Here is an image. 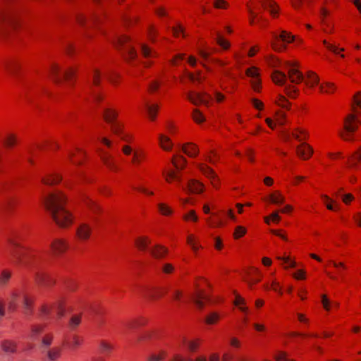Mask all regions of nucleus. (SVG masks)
<instances>
[{
	"mask_svg": "<svg viewBox=\"0 0 361 361\" xmlns=\"http://www.w3.org/2000/svg\"><path fill=\"white\" fill-rule=\"evenodd\" d=\"M273 103L279 109H271L264 118V123L269 129L274 130L278 126L285 125L287 119L286 111L290 109L291 103L281 94L276 95Z\"/></svg>",
	"mask_w": 361,
	"mask_h": 361,
	"instance_id": "obj_1",
	"label": "nucleus"
},
{
	"mask_svg": "<svg viewBox=\"0 0 361 361\" xmlns=\"http://www.w3.org/2000/svg\"><path fill=\"white\" fill-rule=\"evenodd\" d=\"M246 7L251 25L257 23L260 8L267 11L274 18H278L280 14V7L275 0H251L247 4Z\"/></svg>",
	"mask_w": 361,
	"mask_h": 361,
	"instance_id": "obj_2",
	"label": "nucleus"
},
{
	"mask_svg": "<svg viewBox=\"0 0 361 361\" xmlns=\"http://www.w3.org/2000/svg\"><path fill=\"white\" fill-rule=\"evenodd\" d=\"M210 282L205 278H200L195 285V290L192 295V300L199 308H203L207 304L212 303L209 288Z\"/></svg>",
	"mask_w": 361,
	"mask_h": 361,
	"instance_id": "obj_3",
	"label": "nucleus"
},
{
	"mask_svg": "<svg viewBox=\"0 0 361 361\" xmlns=\"http://www.w3.org/2000/svg\"><path fill=\"white\" fill-rule=\"evenodd\" d=\"M68 196L61 190H55L47 193L43 198V204L45 209L51 213L66 207Z\"/></svg>",
	"mask_w": 361,
	"mask_h": 361,
	"instance_id": "obj_4",
	"label": "nucleus"
},
{
	"mask_svg": "<svg viewBox=\"0 0 361 361\" xmlns=\"http://www.w3.org/2000/svg\"><path fill=\"white\" fill-rule=\"evenodd\" d=\"M192 164L209 180L211 187L214 190H218L220 189L221 186V180L214 169L204 161H193Z\"/></svg>",
	"mask_w": 361,
	"mask_h": 361,
	"instance_id": "obj_5",
	"label": "nucleus"
},
{
	"mask_svg": "<svg viewBox=\"0 0 361 361\" xmlns=\"http://www.w3.org/2000/svg\"><path fill=\"white\" fill-rule=\"evenodd\" d=\"M22 290H15L0 299V315L16 310L21 302Z\"/></svg>",
	"mask_w": 361,
	"mask_h": 361,
	"instance_id": "obj_6",
	"label": "nucleus"
},
{
	"mask_svg": "<svg viewBox=\"0 0 361 361\" xmlns=\"http://www.w3.org/2000/svg\"><path fill=\"white\" fill-rule=\"evenodd\" d=\"M50 215L56 225L63 229L71 228L75 223L74 214L66 207L58 209Z\"/></svg>",
	"mask_w": 361,
	"mask_h": 361,
	"instance_id": "obj_7",
	"label": "nucleus"
},
{
	"mask_svg": "<svg viewBox=\"0 0 361 361\" xmlns=\"http://www.w3.org/2000/svg\"><path fill=\"white\" fill-rule=\"evenodd\" d=\"M246 77L255 92L259 93L262 89V70L256 65L247 67L245 71Z\"/></svg>",
	"mask_w": 361,
	"mask_h": 361,
	"instance_id": "obj_8",
	"label": "nucleus"
},
{
	"mask_svg": "<svg viewBox=\"0 0 361 361\" xmlns=\"http://www.w3.org/2000/svg\"><path fill=\"white\" fill-rule=\"evenodd\" d=\"M359 116L353 112L345 116L343 123L345 132L341 135L343 140H350L351 139V134L358 129Z\"/></svg>",
	"mask_w": 361,
	"mask_h": 361,
	"instance_id": "obj_9",
	"label": "nucleus"
},
{
	"mask_svg": "<svg viewBox=\"0 0 361 361\" xmlns=\"http://www.w3.org/2000/svg\"><path fill=\"white\" fill-rule=\"evenodd\" d=\"M281 40L285 44L294 42L295 36L286 30H282L279 36L275 35L271 42L272 49L277 52H281L286 49V45H281L279 40Z\"/></svg>",
	"mask_w": 361,
	"mask_h": 361,
	"instance_id": "obj_10",
	"label": "nucleus"
},
{
	"mask_svg": "<svg viewBox=\"0 0 361 361\" xmlns=\"http://www.w3.org/2000/svg\"><path fill=\"white\" fill-rule=\"evenodd\" d=\"M114 45L119 49L120 47L126 44H129L126 47V59L128 61H133L136 59L137 54L134 46L131 44V39L129 36L123 35L118 37V39L112 42Z\"/></svg>",
	"mask_w": 361,
	"mask_h": 361,
	"instance_id": "obj_11",
	"label": "nucleus"
},
{
	"mask_svg": "<svg viewBox=\"0 0 361 361\" xmlns=\"http://www.w3.org/2000/svg\"><path fill=\"white\" fill-rule=\"evenodd\" d=\"M288 68L287 77L292 83L299 84L303 81L304 75L299 70V63L297 61L288 60L285 62Z\"/></svg>",
	"mask_w": 361,
	"mask_h": 361,
	"instance_id": "obj_12",
	"label": "nucleus"
},
{
	"mask_svg": "<svg viewBox=\"0 0 361 361\" xmlns=\"http://www.w3.org/2000/svg\"><path fill=\"white\" fill-rule=\"evenodd\" d=\"M188 100L195 105H204L209 106L212 102V97L207 92L191 91L188 94Z\"/></svg>",
	"mask_w": 361,
	"mask_h": 361,
	"instance_id": "obj_13",
	"label": "nucleus"
},
{
	"mask_svg": "<svg viewBox=\"0 0 361 361\" xmlns=\"http://www.w3.org/2000/svg\"><path fill=\"white\" fill-rule=\"evenodd\" d=\"M157 144L159 147L166 152H172L175 146L171 137L164 132L157 135Z\"/></svg>",
	"mask_w": 361,
	"mask_h": 361,
	"instance_id": "obj_14",
	"label": "nucleus"
},
{
	"mask_svg": "<svg viewBox=\"0 0 361 361\" xmlns=\"http://www.w3.org/2000/svg\"><path fill=\"white\" fill-rule=\"evenodd\" d=\"M50 247L51 252L55 255H61L68 250L69 245L66 238H56L51 243Z\"/></svg>",
	"mask_w": 361,
	"mask_h": 361,
	"instance_id": "obj_15",
	"label": "nucleus"
},
{
	"mask_svg": "<svg viewBox=\"0 0 361 361\" xmlns=\"http://www.w3.org/2000/svg\"><path fill=\"white\" fill-rule=\"evenodd\" d=\"M187 190L190 193L200 195L204 192L206 190L205 184L199 179L190 178L187 181Z\"/></svg>",
	"mask_w": 361,
	"mask_h": 361,
	"instance_id": "obj_16",
	"label": "nucleus"
},
{
	"mask_svg": "<svg viewBox=\"0 0 361 361\" xmlns=\"http://www.w3.org/2000/svg\"><path fill=\"white\" fill-rule=\"evenodd\" d=\"M181 151L184 154L191 159H196L200 154L197 144L193 142H186L181 145Z\"/></svg>",
	"mask_w": 361,
	"mask_h": 361,
	"instance_id": "obj_17",
	"label": "nucleus"
},
{
	"mask_svg": "<svg viewBox=\"0 0 361 361\" xmlns=\"http://www.w3.org/2000/svg\"><path fill=\"white\" fill-rule=\"evenodd\" d=\"M262 200L268 204L279 205L284 203L286 197L281 191L274 190L267 194Z\"/></svg>",
	"mask_w": 361,
	"mask_h": 361,
	"instance_id": "obj_18",
	"label": "nucleus"
},
{
	"mask_svg": "<svg viewBox=\"0 0 361 361\" xmlns=\"http://www.w3.org/2000/svg\"><path fill=\"white\" fill-rule=\"evenodd\" d=\"M92 234V227L87 223L80 224L75 231V235L80 241L88 240Z\"/></svg>",
	"mask_w": 361,
	"mask_h": 361,
	"instance_id": "obj_19",
	"label": "nucleus"
},
{
	"mask_svg": "<svg viewBox=\"0 0 361 361\" xmlns=\"http://www.w3.org/2000/svg\"><path fill=\"white\" fill-rule=\"evenodd\" d=\"M314 153L312 147L308 143L303 142L296 147L297 156L302 160H308Z\"/></svg>",
	"mask_w": 361,
	"mask_h": 361,
	"instance_id": "obj_20",
	"label": "nucleus"
},
{
	"mask_svg": "<svg viewBox=\"0 0 361 361\" xmlns=\"http://www.w3.org/2000/svg\"><path fill=\"white\" fill-rule=\"evenodd\" d=\"M220 356L217 353H211L208 357L204 355H200L188 361H219ZM171 361H186L184 356L181 355H175Z\"/></svg>",
	"mask_w": 361,
	"mask_h": 361,
	"instance_id": "obj_21",
	"label": "nucleus"
},
{
	"mask_svg": "<svg viewBox=\"0 0 361 361\" xmlns=\"http://www.w3.org/2000/svg\"><path fill=\"white\" fill-rule=\"evenodd\" d=\"M250 104L252 108L257 111L255 118L257 119H264L267 115V114L266 115L264 114L266 107L265 103L259 98L252 97L250 99Z\"/></svg>",
	"mask_w": 361,
	"mask_h": 361,
	"instance_id": "obj_22",
	"label": "nucleus"
},
{
	"mask_svg": "<svg viewBox=\"0 0 361 361\" xmlns=\"http://www.w3.org/2000/svg\"><path fill=\"white\" fill-rule=\"evenodd\" d=\"M304 85L307 89H313L319 85V78L317 74L313 71H307L303 78Z\"/></svg>",
	"mask_w": 361,
	"mask_h": 361,
	"instance_id": "obj_23",
	"label": "nucleus"
},
{
	"mask_svg": "<svg viewBox=\"0 0 361 361\" xmlns=\"http://www.w3.org/2000/svg\"><path fill=\"white\" fill-rule=\"evenodd\" d=\"M276 259L282 262L281 266L286 270L295 269L297 267L296 259L290 254L284 253L283 255H279Z\"/></svg>",
	"mask_w": 361,
	"mask_h": 361,
	"instance_id": "obj_24",
	"label": "nucleus"
},
{
	"mask_svg": "<svg viewBox=\"0 0 361 361\" xmlns=\"http://www.w3.org/2000/svg\"><path fill=\"white\" fill-rule=\"evenodd\" d=\"M263 275L262 271L258 268L253 267L250 269L249 277L247 280V283L250 288L259 283L262 279Z\"/></svg>",
	"mask_w": 361,
	"mask_h": 361,
	"instance_id": "obj_25",
	"label": "nucleus"
},
{
	"mask_svg": "<svg viewBox=\"0 0 361 361\" xmlns=\"http://www.w3.org/2000/svg\"><path fill=\"white\" fill-rule=\"evenodd\" d=\"M61 66L58 63H52L49 68V75L56 83H60L62 80Z\"/></svg>",
	"mask_w": 361,
	"mask_h": 361,
	"instance_id": "obj_26",
	"label": "nucleus"
},
{
	"mask_svg": "<svg viewBox=\"0 0 361 361\" xmlns=\"http://www.w3.org/2000/svg\"><path fill=\"white\" fill-rule=\"evenodd\" d=\"M265 61L268 65L269 67H270L271 68H272L273 70H276V69H280L281 68H283V66L286 67V63L285 62L286 61H283L281 59H280L279 57L274 55V54H270V55H268L265 57Z\"/></svg>",
	"mask_w": 361,
	"mask_h": 361,
	"instance_id": "obj_27",
	"label": "nucleus"
},
{
	"mask_svg": "<svg viewBox=\"0 0 361 361\" xmlns=\"http://www.w3.org/2000/svg\"><path fill=\"white\" fill-rule=\"evenodd\" d=\"M171 163L176 170L180 171L187 166L188 160L183 155L176 154L171 157Z\"/></svg>",
	"mask_w": 361,
	"mask_h": 361,
	"instance_id": "obj_28",
	"label": "nucleus"
},
{
	"mask_svg": "<svg viewBox=\"0 0 361 361\" xmlns=\"http://www.w3.org/2000/svg\"><path fill=\"white\" fill-rule=\"evenodd\" d=\"M287 78V75L280 69L273 70L271 73V81L278 86L284 85Z\"/></svg>",
	"mask_w": 361,
	"mask_h": 361,
	"instance_id": "obj_29",
	"label": "nucleus"
},
{
	"mask_svg": "<svg viewBox=\"0 0 361 361\" xmlns=\"http://www.w3.org/2000/svg\"><path fill=\"white\" fill-rule=\"evenodd\" d=\"M62 180V175L55 172L44 176L42 179V182L46 185H56L59 184Z\"/></svg>",
	"mask_w": 361,
	"mask_h": 361,
	"instance_id": "obj_30",
	"label": "nucleus"
},
{
	"mask_svg": "<svg viewBox=\"0 0 361 361\" xmlns=\"http://www.w3.org/2000/svg\"><path fill=\"white\" fill-rule=\"evenodd\" d=\"M102 116L107 123H114L118 116V111L115 108L106 107L103 110Z\"/></svg>",
	"mask_w": 361,
	"mask_h": 361,
	"instance_id": "obj_31",
	"label": "nucleus"
},
{
	"mask_svg": "<svg viewBox=\"0 0 361 361\" xmlns=\"http://www.w3.org/2000/svg\"><path fill=\"white\" fill-rule=\"evenodd\" d=\"M169 253V249L161 244H156L150 249V254L156 259L165 257Z\"/></svg>",
	"mask_w": 361,
	"mask_h": 361,
	"instance_id": "obj_32",
	"label": "nucleus"
},
{
	"mask_svg": "<svg viewBox=\"0 0 361 361\" xmlns=\"http://www.w3.org/2000/svg\"><path fill=\"white\" fill-rule=\"evenodd\" d=\"M290 137L295 139L298 142H304L309 137L308 131L301 127L295 128L292 130L290 133Z\"/></svg>",
	"mask_w": 361,
	"mask_h": 361,
	"instance_id": "obj_33",
	"label": "nucleus"
},
{
	"mask_svg": "<svg viewBox=\"0 0 361 361\" xmlns=\"http://www.w3.org/2000/svg\"><path fill=\"white\" fill-rule=\"evenodd\" d=\"M186 243L195 253H197L202 248L198 237L194 233H188L187 235Z\"/></svg>",
	"mask_w": 361,
	"mask_h": 361,
	"instance_id": "obj_34",
	"label": "nucleus"
},
{
	"mask_svg": "<svg viewBox=\"0 0 361 361\" xmlns=\"http://www.w3.org/2000/svg\"><path fill=\"white\" fill-rule=\"evenodd\" d=\"M158 213L164 216L170 217L174 214L173 208L167 202H160L157 204Z\"/></svg>",
	"mask_w": 361,
	"mask_h": 361,
	"instance_id": "obj_35",
	"label": "nucleus"
},
{
	"mask_svg": "<svg viewBox=\"0 0 361 361\" xmlns=\"http://www.w3.org/2000/svg\"><path fill=\"white\" fill-rule=\"evenodd\" d=\"M320 198L322 202L325 205L328 210L332 212H338L339 210V206L337 202L329 195L326 194H321Z\"/></svg>",
	"mask_w": 361,
	"mask_h": 361,
	"instance_id": "obj_36",
	"label": "nucleus"
},
{
	"mask_svg": "<svg viewBox=\"0 0 361 361\" xmlns=\"http://www.w3.org/2000/svg\"><path fill=\"white\" fill-rule=\"evenodd\" d=\"M235 299L233 300V305L238 308V310L243 313L247 314L249 311V308L247 306L245 299L240 294L234 291L233 293Z\"/></svg>",
	"mask_w": 361,
	"mask_h": 361,
	"instance_id": "obj_37",
	"label": "nucleus"
},
{
	"mask_svg": "<svg viewBox=\"0 0 361 361\" xmlns=\"http://www.w3.org/2000/svg\"><path fill=\"white\" fill-rule=\"evenodd\" d=\"M163 177L165 181L169 184H171L174 181L180 180V176L178 174V171L176 169L165 170L163 172Z\"/></svg>",
	"mask_w": 361,
	"mask_h": 361,
	"instance_id": "obj_38",
	"label": "nucleus"
},
{
	"mask_svg": "<svg viewBox=\"0 0 361 361\" xmlns=\"http://www.w3.org/2000/svg\"><path fill=\"white\" fill-rule=\"evenodd\" d=\"M213 49L209 47L206 43L201 42L198 44L197 51L198 54L204 60H207L213 52Z\"/></svg>",
	"mask_w": 361,
	"mask_h": 361,
	"instance_id": "obj_39",
	"label": "nucleus"
},
{
	"mask_svg": "<svg viewBox=\"0 0 361 361\" xmlns=\"http://www.w3.org/2000/svg\"><path fill=\"white\" fill-rule=\"evenodd\" d=\"M182 219L185 223H197L199 221V215L197 212L190 209L184 212L182 215Z\"/></svg>",
	"mask_w": 361,
	"mask_h": 361,
	"instance_id": "obj_40",
	"label": "nucleus"
},
{
	"mask_svg": "<svg viewBox=\"0 0 361 361\" xmlns=\"http://www.w3.org/2000/svg\"><path fill=\"white\" fill-rule=\"evenodd\" d=\"M221 318V314L217 311H212L207 314L204 322L208 325L217 324Z\"/></svg>",
	"mask_w": 361,
	"mask_h": 361,
	"instance_id": "obj_41",
	"label": "nucleus"
},
{
	"mask_svg": "<svg viewBox=\"0 0 361 361\" xmlns=\"http://www.w3.org/2000/svg\"><path fill=\"white\" fill-rule=\"evenodd\" d=\"M195 161H204L207 164H216L218 161V156L217 154L211 150L206 154H204L200 159H196Z\"/></svg>",
	"mask_w": 361,
	"mask_h": 361,
	"instance_id": "obj_42",
	"label": "nucleus"
},
{
	"mask_svg": "<svg viewBox=\"0 0 361 361\" xmlns=\"http://www.w3.org/2000/svg\"><path fill=\"white\" fill-rule=\"evenodd\" d=\"M150 243V238L146 235L138 236L135 240L136 247L141 251L146 250Z\"/></svg>",
	"mask_w": 361,
	"mask_h": 361,
	"instance_id": "obj_43",
	"label": "nucleus"
},
{
	"mask_svg": "<svg viewBox=\"0 0 361 361\" xmlns=\"http://www.w3.org/2000/svg\"><path fill=\"white\" fill-rule=\"evenodd\" d=\"M61 355V348L60 347H53L49 349L46 353V361H56Z\"/></svg>",
	"mask_w": 361,
	"mask_h": 361,
	"instance_id": "obj_44",
	"label": "nucleus"
},
{
	"mask_svg": "<svg viewBox=\"0 0 361 361\" xmlns=\"http://www.w3.org/2000/svg\"><path fill=\"white\" fill-rule=\"evenodd\" d=\"M351 108L353 112L361 115V92H357L353 95Z\"/></svg>",
	"mask_w": 361,
	"mask_h": 361,
	"instance_id": "obj_45",
	"label": "nucleus"
},
{
	"mask_svg": "<svg viewBox=\"0 0 361 361\" xmlns=\"http://www.w3.org/2000/svg\"><path fill=\"white\" fill-rule=\"evenodd\" d=\"M319 90L322 94H333L336 91V87L330 81H324L319 83Z\"/></svg>",
	"mask_w": 361,
	"mask_h": 361,
	"instance_id": "obj_46",
	"label": "nucleus"
},
{
	"mask_svg": "<svg viewBox=\"0 0 361 361\" xmlns=\"http://www.w3.org/2000/svg\"><path fill=\"white\" fill-rule=\"evenodd\" d=\"M20 303L23 304V307L25 310H30L33 303L32 295H30L29 293L25 291L24 290H22Z\"/></svg>",
	"mask_w": 361,
	"mask_h": 361,
	"instance_id": "obj_47",
	"label": "nucleus"
},
{
	"mask_svg": "<svg viewBox=\"0 0 361 361\" xmlns=\"http://www.w3.org/2000/svg\"><path fill=\"white\" fill-rule=\"evenodd\" d=\"M263 287H264V290H272L273 291L279 293L280 295H282L283 294L281 286L280 283L276 279H272L271 281L270 282V283H264L263 285Z\"/></svg>",
	"mask_w": 361,
	"mask_h": 361,
	"instance_id": "obj_48",
	"label": "nucleus"
},
{
	"mask_svg": "<svg viewBox=\"0 0 361 361\" xmlns=\"http://www.w3.org/2000/svg\"><path fill=\"white\" fill-rule=\"evenodd\" d=\"M321 304L326 312H331L334 309V301L331 300L327 294L323 293L320 296Z\"/></svg>",
	"mask_w": 361,
	"mask_h": 361,
	"instance_id": "obj_49",
	"label": "nucleus"
},
{
	"mask_svg": "<svg viewBox=\"0 0 361 361\" xmlns=\"http://www.w3.org/2000/svg\"><path fill=\"white\" fill-rule=\"evenodd\" d=\"M160 106L158 104H149L147 106V112L150 121L156 120Z\"/></svg>",
	"mask_w": 361,
	"mask_h": 361,
	"instance_id": "obj_50",
	"label": "nucleus"
},
{
	"mask_svg": "<svg viewBox=\"0 0 361 361\" xmlns=\"http://www.w3.org/2000/svg\"><path fill=\"white\" fill-rule=\"evenodd\" d=\"M290 276L295 281H305L307 279V271L305 268H299L293 271Z\"/></svg>",
	"mask_w": 361,
	"mask_h": 361,
	"instance_id": "obj_51",
	"label": "nucleus"
},
{
	"mask_svg": "<svg viewBox=\"0 0 361 361\" xmlns=\"http://www.w3.org/2000/svg\"><path fill=\"white\" fill-rule=\"evenodd\" d=\"M187 77L191 82L199 84L202 83L206 78L204 74L201 71H197L196 73H188Z\"/></svg>",
	"mask_w": 361,
	"mask_h": 361,
	"instance_id": "obj_52",
	"label": "nucleus"
},
{
	"mask_svg": "<svg viewBox=\"0 0 361 361\" xmlns=\"http://www.w3.org/2000/svg\"><path fill=\"white\" fill-rule=\"evenodd\" d=\"M183 343L188 347L190 351L195 352L199 348L201 340L200 338L184 339Z\"/></svg>",
	"mask_w": 361,
	"mask_h": 361,
	"instance_id": "obj_53",
	"label": "nucleus"
},
{
	"mask_svg": "<svg viewBox=\"0 0 361 361\" xmlns=\"http://www.w3.org/2000/svg\"><path fill=\"white\" fill-rule=\"evenodd\" d=\"M247 233V228L243 225H238L234 228L232 236L234 240H239Z\"/></svg>",
	"mask_w": 361,
	"mask_h": 361,
	"instance_id": "obj_54",
	"label": "nucleus"
},
{
	"mask_svg": "<svg viewBox=\"0 0 361 361\" xmlns=\"http://www.w3.org/2000/svg\"><path fill=\"white\" fill-rule=\"evenodd\" d=\"M299 89L293 85H288L285 87L284 92L290 99H296L299 95Z\"/></svg>",
	"mask_w": 361,
	"mask_h": 361,
	"instance_id": "obj_55",
	"label": "nucleus"
},
{
	"mask_svg": "<svg viewBox=\"0 0 361 361\" xmlns=\"http://www.w3.org/2000/svg\"><path fill=\"white\" fill-rule=\"evenodd\" d=\"M81 343L82 338L75 334L70 336L64 342V345L73 348L79 346Z\"/></svg>",
	"mask_w": 361,
	"mask_h": 361,
	"instance_id": "obj_56",
	"label": "nucleus"
},
{
	"mask_svg": "<svg viewBox=\"0 0 361 361\" xmlns=\"http://www.w3.org/2000/svg\"><path fill=\"white\" fill-rule=\"evenodd\" d=\"M114 350V345L108 341H102L99 344V350L103 354H109Z\"/></svg>",
	"mask_w": 361,
	"mask_h": 361,
	"instance_id": "obj_57",
	"label": "nucleus"
},
{
	"mask_svg": "<svg viewBox=\"0 0 361 361\" xmlns=\"http://www.w3.org/2000/svg\"><path fill=\"white\" fill-rule=\"evenodd\" d=\"M281 220V217L279 214V212H274L269 216L264 217V223L270 225L271 223L279 224Z\"/></svg>",
	"mask_w": 361,
	"mask_h": 361,
	"instance_id": "obj_58",
	"label": "nucleus"
},
{
	"mask_svg": "<svg viewBox=\"0 0 361 361\" xmlns=\"http://www.w3.org/2000/svg\"><path fill=\"white\" fill-rule=\"evenodd\" d=\"M18 143V137L15 134H8L4 139V145L6 147H13Z\"/></svg>",
	"mask_w": 361,
	"mask_h": 361,
	"instance_id": "obj_59",
	"label": "nucleus"
},
{
	"mask_svg": "<svg viewBox=\"0 0 361 361\" xmlns=\"http://www.w3.org/2000/svg\"><path fill=\"white\" fill-rule=\"evenodd\" d=\"M192 117L193 121L197 124H201L206 120L204 114L197 109H194Z\"/></svg>",
	"mask_w": 361,
	"mask_h": 361,
	"instance_id": "obj_60",
	"label": "nucleus"
},
{
	"mask_svg": "<svg viewBox=\"0 0 361 361\" xmlns=\"http://www.w3.org/2000/svg\"><path fill=\"white\" fill-rule=\"evenodd\" d=\"M173 35L176 37H186L187 35L185 33V28L180 24L173 27L172 28Z\"/></svg>",
	"mask_w": 361,
	"mask_h": 361,
	"instance_id": "obj_61",
	"label": "nucleus"
},
{
	"mask_svg": "<svg viewBox=\"0 0 361 361\" xmlns=\"http://www.w3.org/2000/svg\"><path fill=\"white\" fill-rule=\"evenodd\" d=\"M216 40L217 44L224 50L229 49L231 46V42L221 35L217 36Z\"/></svg>",
	"mask_w": 361,
	"mask_h": 361,
	"instance_id": "obj_62",
	"label": "nucleus"
},
{
	"mask_svg": "<svg viewBox=\"0 0 361 361\" xmlns=\"http://www.w3.org/2000/svg\"><path fill=\"white\" fill-rule=\"evenodd\" d=\"M276 361H295V360L289 358L286 352L279 350L274 355Z\"/></svg>",
	"mask_w": 361,
	"mask_h": 361,
	"instance_id": "obj_63",
	"label": "nucleus"
},
{
	"mask_svg": "<svg viewBox=\"0 0 361 361\" xmlns=\"http://www.w3.org/2000/svg\"><path fill=\"white\" fill-rule=\"evenodd\" d=\"M166 356V352L164 350H160L157 353L151 354L148 357L147 361H162L165 359Z\"/></svg>",
	"mask_w": 361,
	"mask_h": 361,
	"instance_id": "obj_64",
	"label": "nucleus"
}]
</instances>
